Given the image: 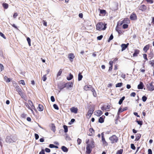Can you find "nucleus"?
<instances>
[{
	"mask_svg": "<svg viewBox=\"0 0 154 154\" xmlns=\"http://www.w3.org/2000/svg\"><path fill=\"white\" fill-rule=\"evenodd\" d=\"M17 140V136L15 135L7 136L6 138V142L8 143L15 142Z\"/></svg>",
	"mask_w": 154,
	"mask_h": 154,
	"instance_id": "nucleus-1",
	"label": "nucleus"
},
{
	"mask_svg": "<svg viewBox=\"0 0 154 154\" xmlns=\"http://www.w3.org/2000/svg\"><path fill=\"white\" fill-rule=\"evenodd\" d=\"M106 24H104L102 22H100L98 23L96 25V29L99 30H104L106 27Z\"/></svg>",
	"mask_w": 154,
	"mask_h": 154,
	"instance_id": "nucleus-2",
	"label": "nucleus"
},
{
	"mask_svg": "<svg viewBox=\"0 0 154 154\" xmlns=\"http://www.w3.org/2000/svg\"><path fill=\"white\" fill-rule=\"evenodd\" d=\"M94 142L92 141L91 144H88L86 146V152L87 154H89L91 153L92 149L94 147Z\"/></svg>",
	"mask_w": 154,
	"mask_h": 154,
	"instance_id": "nucleus-3",
	"label": "nucleus"
},
{
	"mask_svg": "<svg viewBox=\"0 0 154 154\" xmlns=\"http://www.w3.org/2000/svg\"><path fill=\"white\" fill-rule=\"evenodd\" d=\"M109 139L111 141V143L112 144L117 142L118 140V137L115 135L110 137Z\"/></svg>",
	"mask_w": 154,
	"mask_h": 154,
	"instance_id": "nucleus-4",
	"label": "nucleus"
},
{
	"mask_svg": "<svg viewBox=\"0 0 154 154\" xmlns=\"http://www.w3.org/2000/svg\"><path fill=\"white\" fill-rule=\"evenodd\" d=\"M152 83L153 82H152L146 85L147 88L149 91H152L154 90V85H153Z\"/></svg>",
	"mask_w": 154,
	"mask_h": 154,
	"instance_id": "nucleus-5",
	"label": "nucleus"
},
{
	"mask_svg": "<svg viewBox=\"0 0 154 154\" xmlns=\"http://www.w3.org/2000/svg\"><path fill=\"white\" fill-rule=\"evenodd\" d=\"M94 110V107H91L88 112L87 116H88L89 118L90 117L92 114L93 113Z\"/></svg>",
	"mask_w": 154,
	"mask_h": 154,
	"instance_id": "nucleus-6",
	"label": "nucleus"
},
{
	"mask_svg": "<svg viewBox=\"0 0 154 154\" xmlns=\"http://www.w3.org/2000/svg\"><path fill=\"white\" fill-rule=\"evenodd\" d=\"M64 84L65 87L68 89L72 87L73 86V83L72 82H68Z\"/></svg>",
	"mask_w": 154,
	"mask_h": 154,
	"instance_id": "nucleus-7",
	"label": "nucleus"
},
{
	"mask_svg": "<svg viewBox=\"0 0 154 154\" xmlns=\"http://www.w3.org/2000/svg\"><path fill=\"white\" fill-rule=\"evenodd\" d=\"M129 44L128 43L126 44H122L121 45V47L122 48V51H123L125 50L126 48L128 47Z\"/></svg>",
	"mask_w": 154,
	"mask_h": 154,
	"instance_id": "nucleus-8",
	"label": "nucleus"
},
{
	"mask_svg": "<svg viewBox=\"0 0 154 154\" xmlns=\"http://www.w3.org/2000/svg\"><path fill=\"white\" fill-rule=\"evenodd\" d=\"M13 85L15 87L16 90L17 92H18L21 90L19 86L17 85V84L16 82H15L13 83Z\"/></svg>",
	"mask_w": 154,
	"mask_h": 154,
	"instance_id": "nucleus-9",
	"label": "nucleus"
},
{
	"mask_svg": "<svg viewBox=\"0 0 154 154\" xmlns=\"http://www.w3.org/2000/svg\"><path fill=\"white\" fill-rule=\"evenodd\" d=\"M130 19L132 20H135L137 19V16L134 13H132L130 16Z\"/></svg>",
	"mask_w": 154,
	"mask_h": 154,
	"instance_id": "nucleus-10",
	"label": "nucleus"
},
{
	"mask_svg": "<svg viewBox=\"0 0 154 154\" xmlns=\"http://www.w3.org/2000/svg\"><path fill=\"white\" fill-rule=\"evenodd\" d=\"M146 9V7L144 5H142L139 7V10L142 11H144Z\"/></svg>",
	"mask_w": 154,
	"mask_h": 154,
	"instance_id": "nucleus-11",
	"label": "nucleus"
},
{
	"mask_svg": "<svg viewBox=\"0 0 154 154\" xmlns=\"http://www.w3.org/2000/svg\"><path fill=\"white\" fill-rule=\"evenodd\" d=\"M127 109H128L127 107H125L122 109L121 107H120L119 109L118 112V114H119L120 113L122 112H123L124 111L126 110Z\"/></svg>",
	"mask_w": 154,
	"mask_h": 154,
	"instance_id": "nucleus-12",
	"label": "nucleus"
},
{
	"mask_svg": "<svg viewBox=\"0 0 154 154\" xmlns=\"http://www.w3.org/2000/svg\"><path fill=\"white\" fill-rule=\"evenodd\" d=\"M78 109L77 108L72 107L70 109V111L72 112L76 113L77 112Z\"/></svg>",
	"mask_w": 154,
	"mask_h": 154,
	"instance_id": "nucleus-13",
	"label": "nucleus"
},
{
	"mask_svg": "<svg viewBox=\"0 0 154 154\" xmlns=\"http://www.w3.org/2000/svg\"><path fill=\"white\" fill-rule=\"evenodd\" d=\"M92 87L90 85H86L84 87V89L86 91H88L91 89L92 90Z\"/></svg>",
	"mask_w": 154,
	"mask_h": 154,
	"instance_id": "nucleus-14",
	"label": "nucleus"
},
{
	"mask_svg": "<svg viewBox=\"0 0 154 154\" xmlns=\"http://www.w3.org/2000/svg\"><path fill=\"white\" fill-rule=\"evenodd\" d=\"M144 86L143 83L140 82L139 85L137 86V88L139 89H142L143 88Z\"/></svg>",
	"mask_w": 154,
	"mask_h": 154,
	"instance_id": "nucleus-15",
	"label": "nucleus"
},
{
	"mask_svg": "<svg viewBox=\"0 0 154 154\" xmlns=\"http://www.w3.org/2000/svg\"><path fill=\"white\" fill-rule=\"evenodd\" d=\"M75 57V56L72 53H71L69 55V58L71 61H73V59Z\"/></svg>",
	"mask_w": 154,
	"mask_h": 154,
	"instance_id": "nucleus-16",
	"label": "nucleus"
},
{
	"mask_svg": "<svg viewBox=\"0 0 154 154\" xmlns=\"http://www.w3.org/2000/svg\"><path fill=\"white\" fill-rule=\"evenodd\" d=\"M105 116H104L100 117L98 120V122L100 123H102L104 122V118Z\"/></svg>",
	"mask_w": 154,
	"mask_h": 154,
	"instance_id": "nucleus-17",
	"label": "nucleus"
},
{
	"mask_svg": "<svg viewBox=\"0 0 154 154\" xmlns=\"http://www.w3.org/2000/svg\"><path fill=\"white\" fill-rule=\"evenodd\" d=\"M103 114L102 112L100 110H98L95 113V115L97 116H100Z\"/></svg>",
	"mask_w": 154,
	"mask_h": 154,
	"instance_id": "nucleus-18",
	"label": "nucleus"
},
{
	"mask_svg": "<svg viewBox=\"0 0 154 154\" xmlns=\"http://www.w3.org/2000/svg\"><path fill=\"white\" fill-rule=\"evenodd\" d=\"M102 142L103 145L104 146H106L108 145V143L106 141L104 138H102Z\"/></svg>",
	"mask_w": 154,
	"mask_h": 154,
	"instance_id": "nucleus-19",
	"label": "nucleus"
},
{
	"mask_svg": "<svg viewBox=\"0 0 154 154\" xmlns=\"http://www.w3.org/2000/svg\"><path fill=\"white\" fill-rule=\"evenodd\" d=\"M25 105L26 106L27 108H28L29 109H30L31 112H32L33 114L34 113V111H33V110H32V109H31V107L30 106H29V103H25Z\"/></svg>",
	"mask_w": 154,
	"mask_h": 154,
	"instance_id": "nucleus-20",
	"label": "nucleus"
},
{
	"mask_svg": "<svg viewBox=\"0 0 154 154\" xmlns=\"http://www.w3.org/2000/svg\"><path fill=\"white\" fill-rule=\"evenodd\" d=\"M149 45L145 46L143 48V50L145 53H146L147 51L149 49Z\"/></svg>",
	"mask_w": 154,
	"mask_h": 154,
	"instance_id": "nucleus-21",
	"label": "nucleus"
},
{
	"mask_svg": "<svg viewBox=\"0 0 154 154\" xmlns=\"http://www.w3.org/2000/svg\"><path fill=\"white\" fill-rule=\"evenodd\" d=\"M51 130L54 132H55L56 131L55 126L54 124H51Z\"/></svg>",
	"mask_w": 154,
	"mask_h": 154,
	"instance_id": "nucleus-22",
	"label": "nucleus"
},
{
	"mask_svg": "<svg viewBox=\"0 0 154 154\" xmlns=\"http://www.w3.org/2000/svg\"><path fill=\"white\" fill-rule=\"evenodd\" d=\"M61 149L64 152H67L68 151L67 148L64 146H62Z\"/></svg>",
	"mask_w": 154,
	"mask_h": 154,
	"instance_id": "nucleus-23",
	"label": "nucleus"
},
{
	"mask_svg": "<svg viewBox=\"0 0 154 154\" xmlns=\"http://www.w3.org/2000/svg\"><path fill=\"white\" fill-rule=\"evenodd\" d=\"M141 135L139 134H137L136 135L135 141L138 140L140 138Z\"/></svg>",
	"mask_w": 154,
	"mask_h": 154,
	"instance_id": "nucleus-24",
	"label": "nucleus"
},
{
	"mask_svg": "<svg viewBox=\"0 0 154 154\" xmlns=\"http://www.w3.org/2000/svg\"><path fill=\"white\" fill-rule=\"evenodd\" d=\"M38 110L40 111H42L43 110V107L42 105L40 104L39 105Z\"/></svg>",
	"mask_w": 154,
	"mask_h": 154,
	"instance_id": "nucleus-25",
	"label": "nucleus"
},
{
	"mask_svg": "<svg viewBox=\"0 0 154 154\" xmlns=\"http://www.w3.org/2000/svg\"><path fill=\"white\" fill-rule=\"evenodd\" d=\"M125 98V96H123L121 99H120L119 102V104L121 105L123 101L124 100Z\"/></svg>",
	"mask_w": 154,
	"mask_h": 154,
	"instance_id": "nucleus-26",
	"label": "nucleus"
},
{
	"mask_svg": "<svg viewBox=\"0 0 154 154\" xmlns=\"http://www.w3.org/2000/svg\"><path fill=\"white\" fill-rule=\"evenodd\" d=\"M139 51L138 50H136L133 54V56L134 57L137 56V54L139 53Z\"/></svg>",
	"mask_w": 154,
	"mask_h": 154,
	"instance_id": "nucleus-27",
	"label": "nucleus"
},
{
	"mask_svg": "<svg viewBox=\"0 0 154 154\" xmlns=\"http://www.w3.org/2000/svg\"><path fill=\"white\" fill-rule=\"evenodd\" d=\"M83 77L82 75L81 74V73L79 72L78 74V80L79 81H81Z\"/></svg>",
	"mask_w": 154,
	"mask_h": 154,
	"instance_id": "nucleus-28",
	"label": "nucleus"
},
{
	"mask_svg": "<svg viewBox=\"0 0 154 154\" xmlns=\"http://www.w3.org/2000/svg\"><path fill=\"white\" fill-rule=\"evenodd\" d=\"M73 77V75L70 73L69 76L67 77V79L68 80H70L72 79Z\"/></svg>",
	"mask_w": 154,
	"mask_h": 154,
	"instance_id": "nucleus-29",
	"label": "nucleus"
},
{
	"mask_svg": "<svg viewBox=\"0 0 154 154\" xmlns=\"http://www.w3.org/2000/svg\"><path fill=\"white\" fill-rule=\"evenodd\" d=\"M2 6L4 8L7 9L8 8V5L6 3H3Z\"/></svg>",
	"mask_w": 154,
	"mask_h": 154,
	"instance_id": "nucleus-30",
	"label": "nucleus"
},
{
	"mask_svg": "<svg viewBox=\"0 0 154 154\" xmlns=\"http://www.w3.org/2000/svg\"><path fill=\"white\" fill-rule=\"evenodd\" d=\"M63 127L64 130V132L65 133H66L68 131V129L67 126L66 125H64L63 126Z\"/></svg>",
	"mask_w": 154,
	"mask_h": 154,
	"instance_id": "nucleus-31",
	"label": "nucleus"
},
{
	"mask_svg": "<svg viewBox=\"0 0 154 154\" xmlns=\"http://www.w3.org/2000/svg\"><path fill=\"white\" fill-rule=\"evenodd\" d=\"M4 79L7 82H9L10 81V79L8 78L6 76L4 77Z\"/></svg>",
	"mask_w": 154,
	"mask_h": 154,
	"instance_id": "nucleus-32",
	"label": "nucleus"
},
{
	"mask_svg": "<svg viewBox=\"0 0 154 154\" xmlns=\"http://www.w3.org/2000/svg\"><path fill=\"white\" fill-rule=\"evenodd\" d=\"M91 91L93 93V96L94 97H96L97 96V94L95 90L93 88H92V89L91 90Z\"/></svg>",
	"mask_w": 154,
	"mask_h": 154,
	"instance_id": "nucleus-33",
	"label": "nucleus"
},
{
	"mask_svg": "<svg viewBox=\"0 0 154 154\" xmlns=\"http://www.w3.org/2000/svg\"><path fill=\"white\" fill-rule=\"evenodd\" d=\"M65 85L64 84L63 85H62L61 86H60L59 85H58V87L60 89V90H62L64 88H65Z\"/></svg>",
	"mask_w": 154,
	"mask_h": 154,
	"instance_id": "nucleus-34",
	"label": "nucleus"
},
{
	"mask_svg": "<svg viewBox=\"0 0 154 154\" xmlns=\"http://www.w3.org/2000/svg\"><path fill=\"white\" fill-rule=\"evenodd\" d=\"M122 85V83H119L116 85V87H121Z\"/></svg>",
	"mask_w": 154,
	"mask_h": 154,
	"instance_id": "nucleus-35",
	"label": "nucleus"
},
{
	"mask_svg": "<svg viewBox=\"0 0 154 154\" xmlns=\"http://www.w3.org/2000/svg\"><path fill=\"white\" fill-rule=\"evenodd\" d=\"M27 40L28 42L29 45V46H31V40H30V38H29L27 37Z\"/></svg>",
	"mask_w": 154,
	"mask_h": 154,
	"instance_id": "nucleus-36",
	"label": "nucleus"
},
{
	"mask_svg": "<svg viewBox=\"0 0 154 154\" xmlns=\"http://www.w3.org/2000/svg\"><path fill=\"white\" fill-rule=\"evenodd\" d=\"M149 63L152 66H153V65H154V60L149 61Z\"/></svg>",
	"mask_w": 154,
	"mask_h": 154,
	"instance_id": "nucleus-37",
	"label": "nucleus"
},
{
	"mask_svg": "<svg viewBox=\"0 0 154 154\" xmlns=\"http://www.w3.org/2000/svg\"><path fill=\"white\" fill-rule=\"evenodd\" d=\"M113 36L112 35V34H111V35H110V37H109V39L108 40V42H110V41L111 40H112V39H113Z\"/></svg>",
	"mask_w": 154,
	"mask_h": 154,
	"instance_id": "nucleus-38",
	"label": "nucleus"
},
{
	"mask_svg": "<svg viewBox=\"0 0 154 154\" xmlns=\"http://www.w3.org/2000/svg\"><path fill=\"white\" fill-rule=\"evenodd\" d=\"M62 69H60V70H59V71L58 72L57 74V76H60L61 75V74L62 73Z\"/></svg>",
	"mask_w": 154,
	"mask_h": 154,
	"instance_id": "nucleus-39",
	"label": "nucleus"
},
{
	"mask_svg": "<svg viewBox=\"0 0 154 154\" xmlns=\"http://www.w3.org/2000/svg\"><path fill=\"white\" fill-rule=\"evenodd\" d=\"M147 99V97L145 96H143L142 97V100L143 102H145Z\"/></svg>",
	"mask_w": 154,
	"mask_h": 154,
	"instance_id": "nucleus-40",
	"label": "nucleus"
},
{
	"mask_svg": "<svg viewBox=\"0 0 154 154\" xmlns=\"http://www.w3.org/2000/svg\"><path fill=\"white\" fill-rule=\"evenodd\" d=\"M42 79L43 81H45L47 79L46 75H44L42 77Z\"/></svg>",
	"mask_w": 154,
	"mask_h": 154,
	"instance_id": "nucleus-41",
	"label": "nucleus"
},
{
	"mask_svg": "<svg viewBox=\"0 0 154 154\" xmlns=\"http://www.w3.org/2000/svg\"><path fill=\"white\" fill-rule=\"evenodd\" d=\"M19 83L20 84H22L23 85H25V82H24V80H20L19 82Z\"/></svg>",
	"mask_w": 154,
	"mask_h": 154,
	"instance_id": "nucleus-42",
	"label": "nucleus"
},
{
	"mask_svg": "<svg viewBox=\"0 0 154 154\" xmlns=\"http://www.w3.org/2000/svg\"><path fill=\"white\" fill-rule=\"evenodd\" d=\"M4 69V67L3 65L1 64H0V72H1Z\"/></svg>",
	"mask_w": 154,
	"mask_h": 154,
	"instance_id": "nucleus-43",
	"label": "nucleus"
},
{
	"mask_svg": "<svg viewBox=\"0 0 154 154\" xmlns=\"http://www.w3.org/2000/svg\"><path fill=\"white\" fill-rule=\"evenodd\" d=\"M18 92L19 93V94L20 95L21 97H22L23 96V92L21 91V90Z\"/></svg>",
	"mask_w": 154,
	"mask_h": 154,
	"instance_id": "nucleus-44",
	"label": "nucleus"
},
{
	"mask_svg": "<svg viewBox=\"0 0 154 154\" xmlns=\"http://www.w3.org/2000/svg\"><path fill=\"white\" fill-rule=\"evenodd\" d=\"M131 148L132 149H133V150H134L135 149V147L134 146V144H132V143L131 144Z\"/></svg>",
	"mask_w": 154,
	"mask_h": 154,
	"instance_id": "nucleus-45",
	"label": "nucleus"
},
{
	"mask_svg": "<svg viewBox=\"0 0 154 154\" xmlns=\"http://www.w3.org/2000/svg\"><path fill=\"white\" fill-rule=\"evenodd\" d=\"M53 107L55 109L57 110H58L59 109L58 106L56 104H54L53 105Z\"/></svg>",
	"mask_w": 154,
	"mask_h": 154,
	"instance_id": "nucleus-46",
	"label": "nucleus"
},
{
	"mask_svg": "<svg viewBox=\"0 0 154 154\" xmlns=\"http://www.w3.org/2000/svg\"><path fill=\"white\" fill-rule=\"evenodd\" d=\"M0 35L4 39H6V37L1 32H0Z\"/></svg>",
	"mask_w": 154,
	"mask_h": 154,
	"instance_id": "nucleus-47",
	"label": "nucleus"
},
{
	"mask_svg": "<svg viewBox=\"0 0 154 154\" xmlns=\"http://www.w3.org/2000/svg\"><path fill=\"white\" fill-rule=\"evenodd\" d=\"M128 25L127 24H125L123 25V29H126L128 27Z\"/></svg>",
	"mask_w": 154,
	"mask_h": 154,
	"instance_id": "nucleus-48",
	"label": "nucleus"
},
{
	"mask_svg": "<svg viewBox=\"0 0 154 154\" xmlns=\"http://www.w3.org/2000/svg\"><path fill=\"white\" fill-rule=\"evenodd\" d=\"M136 122L138 125H140V126L142 125L143 124V122L142 121H137Z\"/></svg>",
	"mask_w": 154,
	"mask_h": 154,
	"instance_id": "nucleus-49",
	"label": "nucleus"
},
{
	"mask_svg": "<svg viewBox=\"0 0 154 154\" xmlns=\"http://www.w3.org/2000/svg\"><path fill=\"white\" fill-rule=\"evenodd\" d=\"M77 143L78 145L81 144L82 142V140L79 138H78L77 140Z\"/></svg>",
	"mask_w": 154,
	"mask_h": 154,
	"instance_id": "nucleus-50",
	"label": "nucleus"
},
{
	"mask_svg": "<svg viewBox=\"0 0 154 154\" xmlns=\"http://www.w3.org/2000/svg\"><path fill=\"white\" fill-rule=\"evenodd\" d=\"M28 103L30 106H32L33 105L32 102L31 100H28Z\"/></svg>",
	"mask_w": 154,
	"mask_h": 154,
	"instance_id": "nucleus-51",
	"label": "nucleus"
},
{
	"mask_svg": "<svg viewBox=\"0 0 154 154\" xmlns=\"http://www.w3.org/2000/svg\"><path fill=\"white\" fill-rule=\"evenodd\" d=\"M103 37V35H101L99 36H98L97 37V39L98 40H100L102 39V38Z\"/></svg>",
	"mask_w": 154,
	"mask_h": 154,
	"instance_id": "nucleus-52",
	"label": "nucleus"
},
{
	"mask_svg": "<svg viewBox=\"0 0 154 154\" xmlns=\"http://www.w3.org/2000/svg\"><path fill=\"white\" fill-rule=\"evenodd\" d=\"M100 12L101 14H105L106 13V11L104 10H100Z\"/></svg>",
	"mask_w": 154,
	"mask_h": 154,
	"instance_id": "nucleus-53",
	"label": "nucleus"
},
{
	"mask_svg": "<svg viewBox=\"0 0 154 154\" xmlns=\"http://www.w3.org/2000/svg\"><path fill=\"white\" fill-rule=\"evenodd\" d=\"M123 152V150L120 149L117 152V154H122Z\"/></svg>",
	"mask_w": 154,
	"mask_h": 154,
	"instance_id": "nucleus-54",
	"label": "nucleus"
},
{
	"mask_svg": "<svg viewBox=\"0 0 154 154\" xmlns=\"http://www.w3.org/2000/svg\"><path fill=\"white\" fill-rule=\"evenodd\" d=\"M51 101L52 102H54L55 101V100L54 98V97L53 96H51Z\"/></svg>",
	"mask_w": 154,
	"mask_h": 154,
	"instance_id": "nucleus-55",
	"label": "nucleus"
},
{
	"mask_svg": "<svg viewBox=\"0 0 154 154\" xmlns=\"http://www.w3.org/2000/svg\"><path fill=\"white\" fill-rule=\"evenodd\" d=\"M143 57L146 60H148V59L147 57V55L146 54H143Z\"/></svg>",
	"mask_w": 154,
	"mask_h": 154,
	"instance_id": "nucleus-56",
	"label": "nucleus"
},
{
	"mask_svg": "<svg viewBox=\"0 0 154 154\" xmlns=\"http://www.w3.org/2000/svg\"><path fill=\"white\" fill-rule=\"evenodd\" d=\"M35 139L36 140H37L39 138V136L37 134H35Z\"/></svg>",
	"mask_w": 154,
	"mask_h": 154,
	"instance_id": "nucleus-57",
	"label": "nucleus"
},
{
	"mask_svg": "<svg viewBox=\"0 0 154 154\" xmlns=\"http://www.w3.org/2000/svg\"><path fill=\"white\" fill-rule=\"evenodd\" d=\"M135 95H136V93L135 92H132L130 94V96L131 97H134L135 96Z\"/></svg>",
	"mask_w": 154,
	"mask_h": 154,
	"instance_id": "nucleus-58",
	"label": "nucleus"
},
{
	"mask_svg": "<svg viewBox=\"0 0 154 154\" xmlns=\"http://www.w3.org/2000/svg\"><path fill=\"white\" fill-rule=\"evenodd\" d=\"M45 151L47 152H50V149L48 148H46L45 149Z\"/></svg>",
	"mask_w": 154,
	"mask_h": 154,
	"instance_id": "nucleus-59",
	"label": "nucleus"
},
{
	"mask_svg": "<svg viewBox=\"0 0 154 154\" xmlns=\"http://www.w3.org/2000/svg\"><path fill=\"white\" fill-rule=\"evenodd\" d=\"M39 154H45V151L44 149H42L39 153Z\"/></svg>",
	"mask_w": 154,
	"mask_h": 154,
	"instance_id": "nucleus-60",
	"label": "nucleus"
},
{
	"mask_svg": "<svg viewBox=\"0 0 154 154\" xmlns=\"http://www.w3.org/2000/svg\"><path fill=\"white\" fill-rule=\"evenodd\" d=\"M148 154H152V151L151 149H148Z\"/></svg>",
	"mask_w": 154,
	"mask_h": 154,
	"instance_id": "nucleus-61",
	"label": "nucleus"
},
{
	"mask_svg": "<svg viewBox=\"0 0 154 154\" xmlns=\"http://www.w3.org/2000/svg\"><path fill=\"white\" fill-rule=\"evenodd\" d=\"M146 1L150 4H152L153 3V1L152 0H146Z\"/></svg>",
	"mask_w": 154,
	"mask_h": 154,
	"instance_id": "nucleus-62",
	"label": "nucleus"
},
{
	"mask_svg": "<svg viewBox=\"0 0 154 154\" xmlns=\"http://www.w3.org/2000/svg\"><path fill=\"white\" fill-rule=\"evenodd\" d=\"M113 63V61L111 60L109 62V64L110 66H112Z\"/></svg>",
	"mask_w": 154,
	"mask_h": 154,
	"instance_id": "nucleus-63",
	"label": "nucleus"
},
{
	"mask_svg": "<svg viewBox=\"0 0 154 154\" xmlns=\"http://www.w3.org/2000/svg\"><path fill=\"white\" fill-rule=\"evenodd\" d=\"M54 145L53 144H50L49 145V147L50 148H54Z\"/></svg>",
	"mask_w": 154,
	"mask_h": 154,
	"instance_id": "nucleus-64",
	"label": "nucleus"
}]
</instances>
